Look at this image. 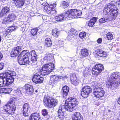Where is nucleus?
<instances>
[{
    "instance_id": "30",
    "label": "nucleus",
    "mask_w": 120,
    "mask_h": 120,
    "mask_svg": "<svg viewBox=\"0 0 120 120\" xmlns=\"http://www.w3.org/2000/svg\"><path fill=\"white\" fill-rule=\"evenodd\" d=\"M53 58V56L50 54H48L46 55L44 58V60H47L48 61H51L52 60Z\"/></svg>"
},
{
    "instance_id": "51",
    "label": "nucleus",
    "mask_w": 120,
    "mask_h": 120,
    "mask_svg": "<svg viewBox=\"0 0 120 120\" xmlns=\"http://www.w3.org/2000/svg\"><path fill=\"white\" fill-rule=\"evenodd\" d=\"M102 41V39L101 38H98L97 40V42L98 43H101Z\"/></svg>"
},
{
    "instance_id": "50",
    "label": "nucleus",
    "mask_w": 120,
    "mask_h": 120,
    "mask_svg": "<svg viewBox=\"0 0 120 120\" xmlns=\"http://www.w3.org/2000/svg\"><path fill=\"white\" fill-rule=\"evenodd\" d=\"M8 83H0V87L5 86L6 85H8Z\"/></svg>"
},
{
    "instance_id": "14",
    "label": "nucleus",
    "mask_w": 120,
    "mask_h": 120,
    "mask_svg": "<svg viewBox=\"0 0 120 120\" xmlns=\"http://www.w3.org/2000/svg\"><path fill=\"white\" fill-rule=\"evenodd\" d=\"M23 113L24 116H28V112H29L30 108L29 107V104L27 103L24 104L23 106Z\"/></svg>"
},
{
    "instance_id": "62",
    "label": "nucleus",
    "mask_w": 120,
    "mask_h": 120,
    "mask_svg": "<svg viewBox=\"0 0 120 120\" xmlns=\"http://www.w3.org/2000/svg\"><path fill=\"white\" fill-rule=\"evenodd\" d=\"M45 19H46V18H45ZM45 20H46V19H44Z\"/></svg>"
},
{
    "instance_id": "9",
    "label": "nucleus",
    "mask_w": 120,
    "mask_h": 120,
    "mask_svg": "<svg viewBox=\"0 0 120 120\" xmlns=\"http://www.w3.org/2000/svg\"><path fill=\"white\" fill-rule=\"evenodd\" d=\"M82 12L79 10L76 9L68 10L67 11V14L66 16H68V18L73 19L77 18V16H80Z\"/></svg>"
},
{
    "instance_id": "61",
    "label": "nucleus",
    "mask_w": 120,
    "mask_h": 120,
    "mask_svg": "<svg viewBox=\"0 0 120 120\" xmlns=\"http://www.w3.org/2000/svg\"><path fill=\"white\" fill-rule=\"evenodd\" d=\"M37 90H36L35 91V92H37Z\"/></svg>"
},
{
    "instance_id": "12",
    "label": "nucleus",
    "mask_w": 120,
    "mask_h": 120,
    "mask_svg": "<svg viewBox=\"0 0 120 120\" xmlns=\"http://www.w3.org/2000/svg\"><path fill=\"white\" fill-rule=\"evenodd\" d=\"M67 14V12L64 15L61 14L59 15L58 16H55L52 19L53 22L56 23L58 22L64 21V20H68L71 19L69 18L68 16H66Z\"/></svg>"
},
{
    "instance_id": "34",
    "label": "nucleus",
    "mask_w": 120,
    "mask_h": 120,
    "mask_svg": "<svg viewBox=\"0 0 120 120\" xmlns=\"http://www.w3.org/2000/svg\"><path fill=\"white\" fill-rule=\"evenodd\" d=\"M40 75L38 73H36L34 76L33 78L32 79V80L34 82H37V81H35L36 79L37 78L39 77Z\"/></svg>"
},
{
    "instance_id": "56",
    "label": "nucleus",
    "mask_w": 120,
    "mask_h": 120,
    "mask_svg": "<svg viewBox=\"0 0 120 120\" xmlns=\"http://www.w3.org/2000/svg\"><path fill=\"white\" fill-rule=\"evenodd\" d=\"M21 28H23V27H26V25H25L24 24H23L21 25Z\"/></svg>"
},
{
    "instance_id": "59",
    "label": "nucleus",
    "mask_w": 120,
    "mask_h": 120,
    "mask_svg": "<svg viewBox=\"0 0 120 120\" xmlns=\"http://www.w3.org/2000/svg\"><path fill=\"white\" fill-rule=\"evenodd\" d=\"M76 120H82V119L81 118V119H76Z\"/></svg>"
},
{
    "instance_id": "17",
    "label": "nucleus",
    "mask_w": 120,
    "mask_h": 120,
    "mask_svg": "<svg viewBox=\"0 0 120 120\" xmlns=\"http://www.w3.org/2000/svg\"><path fill=\"white\" fill-rule=\"evenodd\" d=\"M41 117L38 113L37 112L31 114L30 116L29 120H38L40 119Z\"/></svg>"
},
{
    "instance_id": "24",
    "label": "nucleus",
    "mask_w": 120,
    "mask_h": 120,
    "mask_svg": "<svg viewBox=\"0 0 120 120\" xmlns=\"http://www.w3.org/2000/svg\"><path fill=\"white\" fill-rule=\"evenodd\" d=\"M81 53L82 56V58L87 56L88 55V51L86 49H83L82 50Z\"/></svg>"
},
{
    "instance_id": "22",
    "label": "nucleus",
    "mask_w": 120,
    "mask_h": 120,
    "mask_svg": "<svg viewBox=\"0 0 120 120\" xmlns=\"http://www.w3.org/2000/svg\"><path fill=\"white\" fill-rule=\"evenodd\" d=\"M16 16L14 14H9L7 17V20L6 21H8L11 22L14 20L16 18ZM6 22H7L6 21Z\"/></svg>"
},
{
    "instance_id": "44",
    "label": "nucleus",
    "mask_w": 120,
    "mask_h": 120,
    "mask_svg": "<svg viewBox=\"0 0 120 120\" xmlns=\"http://www.w3.org/2000/svg\"><path fill=\"white\" fill-rule=\"evenodd\" d=\"M29 52V53H30V56H37V55L36 54V53L35 52V51L34 50H33L32 51L30 52H29Z\"/></svg>"
},
{
    "instance_id": "42",
    "label": "nucleus",
    "mask_w": 120,
    "mask_h": 120,
    "mask_svg": "<svg viewBox=\"0 0 120 120\" xmlns=\"http://www.w3.org/2000/svg\"><path fill=\"white\" fill-rule=\"evenodd\" d=\"M37 56H31V59L32 62H35L37 60Z\"/></svg>"
},
{
    "instance_id": "11",
    "label": "nucleus",
    "mask_w": 120,
    "mask_h": 120,
    "mask_svg": "<svg viewBox=\"0 0 120 120\" xmlns=\"http://www.w3.org/2000/svg\"><path fill=\"white\" fill-rule=\"evenodd\" d=\"M104 69L103 66L101 64H98L94 66L92 70V74L96 76Z\"/></svg>"
},
{
    "instance_id": "55",
    "label": "nucleus",
    "mask_w": 120,
    "mask_h": 120,
    "mask_svg": "<svg viewBox=\"0 0 120 120\" xmlns=\"http://www.w3.org/2000/svg\"><path fill=\"white\" fill-rule=\"evenodd\" d=\"M67 78H68L67 76L66 75L64 77H63V79L64 80L65 79H67Z\"/></svg>"
},
{
    "instance_id": "31",
    "label": "nucleus",
    "mask_w": 120,
    "mask_h": 120,
    "mask_svg": "<svg viewBox=\"0 0 120 120\" xmlns=\"http://www.w3.org/2000/svg\"><path fill=\"white\" fill-rule=\"evenodd\" d=\"M60 32V31L56 29L53 30L52 31V34L53 36L57 37L58 36Z\"/></svg>"
},
{
    "instance_id": "47",
    "label": "nucleus",
    "mask_w": 120,
    "mask_h": 120,
    "mask_svg": "<svg viewBox=\"0 0 120 120\" xmlns=\"http://www.w3.org/2000/svg\"><path fill=\"white\" fill-rule=\"evenodd\" d=\"M15 92L16 93H21V91L20 89L19 88H17L16 89H15Z\"/></svg>"
},
{
    "instance_id": "49",
    "label": "nucleus",
    "mask_w": 120,
    "mask_h": 120,
    "mask_svg": "<svg viewBox=\"0 0 120 120\" xmlns=\"http://www.w3.org/2000/svg\"><path fill=\"white\" fill-rule=\"evenodd\" d=\"M83 76L84 77H87V76H89V75H90V74H88L87 72H83Z\"/></svg>"
},
{
    "instance_id": "13",
    "label": "nucleus",
    "mask_w": 120,
    "mask_h": 120,
    "mask_svg": "<svg viewBox=\"0 0 120 120\" xmlns=\"http://www.w3.org/2000/svg\"><path fill=\"white\" fill-rule=\"evenodd\" d=\"M22 47L21 46H17L15 47L12 50L11 53V57H15L17 56L21 50Z\"/></svg>"
},
{
    "instance_id": "58",
    "label": "nucleus",
    "mask_w": 120,
    "mask_h": 120,
    "mask_svg": "<svg viewBox=\"0 0 120 120\" xmlns=\"http://www.w3.org/2000/svg\"><path fill=\"white\" fill-rule=\"evenodd\" d=\"M45 17V16H43V17H42V18L44 20V19H45V17Z\"/></svg>"
},
{
    "instance_id": "35",
    "label": "nucleus",
    "mask_w": 120,
    "mask_h": 120,
    "mask_svg": "<svg viewBox=\"0 0 120 120\" xmlns=\"http://www.w3.org/2000/svg\"><path fill=\"white\" fill-rule=\"evenodd\" d=\"M38 31V29L36 28H34L32 29L31 31V34L33 36L37 34V32Z\"/></svg>"
},
{
    "instance_id": "7",
    "label": "nucleus",
    "mask_w": 120,
    "mask_h": 120,
    "mask_svg": "<svg viewBox=\"0 0 120 120\" xmlns=\"http://www.w3.org/2000/svg\"><path fill=\"white\" fill-rule=\"evenodd\" d=\"M44 105L46 106L51 108L56 106L57 104L58 101L56 99L53 98L51 99L48 98L44 97L43 100Z\"/></svg>"
},
{
    "instance_id": "41",
    "label": "nucleus",
    "mask_w": 120,
    "mask_h": 120,
    "mask_svg": "<svg viewBox=\"0 0 120 120\" xmlns=\"http://www.w3.org/2000/svg\"><path fill=\"white\" fill-rule=\"evenodd\" d=\"M48 112L46 109H44L42 110V114L44 116H45L47 115Z\"/></svg>"
},
{
    "instance_id": "18",
    "label": "nucleus",
    "mask_w": 120,
    "mask_h": 120,
    "mask_svg": "<svg viewBox=\"0 0 120 120\" xmlns=\"http://www.w3.org/2000/svg\"><path fill=\"white\" fill-rule=\"evenodd\" d=\"M9 11V8L7 7H4L2 10L0 12V16L2 17L4 16H5L8 13Z\"/></svg>"
},
{
    "instance_id": "32",
    "label": "nucleus",
    "mask_w": 120,
    "mask_h": 120,
    "mask_svg": "<svg viewBox=\"0 0 120 120\" xmlns=\"http://www.w3.org/2000/svg\"><path fill=\"white\" fill-rule=\"evenodd\" d=\"M89 94L85 90L82 89V91L81 92V94L82 96L84 98H87Z\"/></svg>"
},
{
    "instance_id": "53",
    "label": "nucleus",
    "mask_w": 120,
    "mask_h": 120,
    "mask_svg": "<svg viewBox=\"0 0 120 120\" xmlns=\"http://www.w3.org/2000/svg\"><path fill=\"white\" fill-rule=\"evenodd\" d=\"M117 102L120 105V97L119 98Z\"/></svg>"
},
{
    "instance_id": "52",
    "label": "nucleus",
    "mask_w": 120,
    "mask_h": 120,
    "mask_svg": "<svg viewBox=\"0 0 120 120\" xmlns=\"http://www.w3.org/2000/svg\"><path fill=\"white\" fill-rule=\"evenodd\" d=\"M116 4L117 5H119L120 4V0H119V1H117L116 2Z\"/></svg>"
},
{
    "instance_id": "33",
    "label": "nucleus",
    "mask_w": 120,
    "mask_h": 120,
    "mask_svg": "<svg viewBox=\"0 0 120 120\" xmlns=\"http://www.w3.org/2000/svg\"><path fill=\"white\" fill-rule=\"evenodd\" d=\"M69 34L72 35L74 36L76 35L77 34V32L74 29H72L70 30Z\"/></svg>"
},
{
    "instance_id": "21",
    "label": "nucleus",
    "mask_w": 120,
    "mask_h": 120,
    "mask_svg": "<svg viewBox=\"0 0 120 120\" xmlns=\"http://www.w3.org/2000/svg\"><path fill=\"white\" fill-rule=\"evenodd\" d=\"M59 77L58 76H52L51 77L50 80V82H59Z\"/></svg>"
},
{
    "instance_id": "48",
    "label": "nucleus",
    "mask_w": 120,
    "mask_h": 120,
    "mask_svg": "<svg viewBox=\"0 0 120 120\" xmlns=\"http://www.w3.org/2000/svg\"><path fill=\"white\" fill-rule=\"evenodd\" d=\"M4 66V64L3 63H0V70L2 69Z\"/></svg>"
},
{
    "instance_id": "40",
    "label": "nucleus",
    "mask_w": 120,
    "mask_h": 120,
    "mask_svg": "<svg viewBox=\"0 0 120 120\" xmlns=\"http://www.w3.org/2000/svg\"><path fill=\"white\" fill-rule=\"evenodd\" d=\"M44 80V79L43 78L40 77L36 79L35 81H37V82H42Z\"/></svg>"
},
{
    "instance_id": "46",
    "label": "nucleus",
    "mask_w": 120,
    "mask_h": 120,
    "mask_svg": "<svg viewBox=\"0 0 120 120\" xmlns=\"http://www.w3.org/2000/svg\"><path fill=\"white\" fill-rule=\"evenodd\" d=\"M114 83H107L106 85L109 88H111L114 85Z\"/></svg>"
},
{
    "instance_id": "27",
    "label": "nucleus",
    "mask_w": 120,
    "mask_h": 120,
    "mask_svg": "<svg viewBox=\"0 0 120 120\" xmlns=\"http://www.w3.org/2000/svg\"><path fill=\"white\" fill-rule=\"evenodd\" d=\"M105 93L104 91H102L101 92L93 93L95 96L98 98H100L102 97Z\"/></svg>"
},
{
    "instance_id": "54",
    "label": "nucleus",
    "mask_w": 120,
    "mask_h": 120,
    "mask_svg": "<svg viewBox=\"0 0 120 120\" xmlns=\"http://www.w3.org/2000/svg\"><path fill=\"white\" fill-rule=\"evenodd\" d=\"M25 27H23V28H21L22 29L21 30L23 32H24L25 30Z\"/></svg>"
},
{
    "instance_id": "6",
    "label": "nucleus",
    "mask_w": 120,
    "mask_h": 120,
    "mask_svg": "<svg viewBox=\"0 0 120 120\" xmlns=\"http://www.w3.org/2000/svg\"><path fill=\"white\" fill-rule=\"evenodd\" d=\"M54 67L53 64L47 63L43 66L40 72V74L44 75H48L54 69Z\"/></svg>"
},
{
    "instance_id": "43",
    "label": "nucleus",
    "mask_w": 120,
    "mask_h": 120,
    "mask_svg": "<svg viewBox=\"0 0 120 120\" xmlns=\"http://www.w3.org/2000/svg\"><path fill=\"white\" fill-rule=\"evenodd\" d=\"M74 37V35H72L70 34H68L67 39L68 41H70Z\"/></svg>"
},
{
    "instance_id": "25",
    "label": "nucleus",
    "mask_w": 120,
    "mask_h": 120,
    "mask_svg": "<svg viewBox=\"0 0 120 120\" xmlns=\"http://www.w3.org/2000/svg\"><path fill=\"white\" fill-rule=\"evenodd\" d=\"M63 95L64 96H66L68 93L69 91V88L68 86H65L63 87Z\"/></svg>"
},
{
    "instance_id": "39",
    "label": "nucleus",
    "mask_w": 120,
    "mask_h": 120,
    "mask_svg": "<svg viewBox=\"0 0 120 120\" xmlns=\"http://www.w3.org/2000/svg\"><path fill=\"white\" fill-rule=\"evenodd\" d=\"M86 33L85 32H82L80 33L79 36L82 39L86 36Z\"/></svg>"
},
{
    "instance_id": "3",
    "label": "nucleus",
    "mask_w": 120,
    "mask_h": 120,
    "mask_svg": "<svg viewBox=\"0 0 120 120\" xmlns=\"http://www.w3.org/2000/svg\"><path fill=\"white\" fill-rule=\"evenodd\" d=\"M15 75V72L10 71L1 74H0V82H1L2 81V82H4L5 81L6 82H13L14 79L12 76Z\"/></svg>"
},
{
    "instance_id": "19",
    "label": "nucleus",
    "mask_w": 120,
    "mask_h": 120,
    "mask_svg": "<svg viewBox=\"0 0 120 120\" xmlns=\"http://www.w3.org/2000/svg\"><path fill=\"white\" fill-rule=\"evenodd\" d=\"M96 55L100 56H103L104 57L106 56V53L102 50L98 49L96 51Z\"/></svg>"
},
{
    "instance_id": "16",
    "label": "nucleus",
    "mask_w": 120,
    "mask_h": 120,
    "mask_svg": "<svg viewBox=\"0 0 120 120\" xmlns=\"http://www.w3.org/2000/svg\"><path fill=\"white\" fill-rule=\"evenodd\" d=\"M100 85L99 83H96V84H95V86L93 85V87H94V89L93 93L101 92L102 91H104L103 88L98 86H99Z\"/></svg>"
},
{
    "instance_id": "37",
    "label": "nucleus",
    "mask_w": 120,
    "mask_h": 120,
    "mask_svg": "<svg viewBox=\"0 0 120 120\" xmlns=\"http://www.w3.org/2000/svg\"><path fill=\"white\" fill-rule=\"evenodd\" d=\"M62 6L64 8H66L68 7L69 5V3L65 1H64L62 2Z\"/></svg>"
},
{
    "instance_id": "23",
    "label": "nucleus",
    "mask_w": 120,
    "mask_h": 120,
    "mask_svg": "<svg viewBox=\"0 0 120 120\" xmlns=\"http://www.w3.org/2000/svg\"><path fill=\"white\" fill-rule=\"evenodd\" d=\"M82 118L80 116V113L78 112H75L72 118V120H76V119H79Z\"/></svg>"
},
{
    "instance_id": "1",
    "label": "nucleus",
    "mask_w": 120,
    "mask_h": 120,
    "mask_svg": "<svg viewBox=\"0 0 120 120\" xmlns=\"http://www.w3.org/2000/svg\"><path fill=\"white\" fill-rule=\"evenodd\" d=\"M78 104L75 98L71 97L67 99L65 102V105H60L58 111L59 117L61 120H64L65 118L64 112L65 110L69 111H72L76 109V106Z\"/></svg>"
},
{
    "instance_id": "15",
    "label": "nucleus",
    "mask_w": 120,
    "mask_h": 120,
    "mask_svg": "<svg viewBox=\"0 0 120 120\" xmlns=\"http://www.w3.org/2000/svg\"><path fill=\"white\" fill-rule=\"evenodd\" d=\"M25 86L27 93L30 95L32 94L34 92L33 86L27 84H26Z\"/></svg>"
},
{
    "instance_id": "2",
    "label": "nucleus",
    "mask_w": 120,
    "mask_h": 120,
    "mask_svg": "<svg viewBox=\"0 0 120 120\" xmlns=\"http://www.w3.org/2000/svg\"><path fill=\"white\" fill-rule=\"evenodd\" d=\"M115 7L114 5L110 3L104 10V13L105 15H107L110 21L114 20L118 14V9H113Z\"/></svg>"
},
{
    "instance_id": "20",
    "label": "nucleus",
    "mask_w": 120,
    "mask_h": 120,
    "mask_svg": "<svg viewBox=\"0 0 120 120\" xmlns=\"http://www.w3.org/2000/svg\"><path fill=\"white\" fill-rule=\"evenodd\" d=\"M12 89L11 88H2L0 89V93H5V94H9L10 93Z\"/></svg>"
},
{
    "instance_id": "28",
    "label": "nucleus",
    "mask_w": 120,
    "mask_h": 120,
    "mask_svg": "<svg viewBox=\"0 0 120 120\" xmlns=\"http://www.w3.org/2000/svg\"><path fill=\"white\" fill-rule=\"evenodd\" d=\"M45 42L46 46L48 47H49L52 45V43L51 39L48 38L45 39Z\"/></svg>"
},
{
    "instance_id": "5",
    "label": "nucleus",
    "mask_w": 120,
    "mask_h": 120,
    "mask_svg": "<svg viewBox=\"0 0 120 120\" xmlns=\"http://www.w3.org/2000/svg\"><path fill=\"white\" fill-rule=\"evenodd\" d=\"M4 108L5 111V114L8 115L13 114L16 109L15 102L12 100L6 104L4 106Z\"/></svg>"
},
{
    "instance_id": "57",
    "label": "nucleus",
    "mask_w": 120,
    "mask_h": 120,
    "mask_svg": "<svg viewBox=\"0 0 120 120\" xmlns=\"http://www.w3.org/2000/svg\"><path fill=\"white\" fill-rule=\"evenodd\" d=\"M10 30H9V29H8V30L6 32V34L7 33V32H9L10 31Z\"/></svg>"
},
{
    "instance_id": "8",
    "label": "nucleus",
    "mask_w": 120,
    "mask_h": 120,
    "mask_svg": "<svg viewBox=\"0 0 120 120\" xmlns=\"http://www.w3.org/2000/svg\"><path fill=\"white\" fill-rule=\"evenodd\" d=\"M56 4H50L48 5H47L44 8V11H46L48 14L52 15L56 13L55 10L56 9Z\"/></svg>"
},
{
    "instance_id": "26",
    "label": "nucleus",
    "mask_w": 120,
    "mask_h": 120,
    "mask_svg": "<svg viewBox=\"0 0 120 120\" xmlns=\"http://www.w3.org/2000/svg\"><path fill=\"white\" fill-rule=\"evenodd\" d=\"M96 21V19L95 18L93 17L92 19L88 22V25L90 26H92Z\"/></svg>"
},
{
    "instance_id": "36",
    "label": "nucleus",
    "mask_w": 120,
    "mask_h": 120,
    "mask_svg": "<svg viewBox=\"0 0 120 120\" xmlns=\"http://www.w3.org/2000/svg\"><path fill=\"white\" fill-rule=\"evenodd\" d=\"M107 38L108 40H112L113 37V35L110 33H108L106 35Z\"/></svg>"
},
{
    "instance_id": "10",
    "label": "nucleus",
    "mask_w": 120,
    "mask_h": 120,
    "mask_svg": "<svg viewBox=\"0 0 120 120\" xmlns=\"http://www.w3.org/2000/svg\"><path fill=\"white\" fill-rule=\"evenodd\" d=\"M107 82H120V73L115 72L112 73Z\"/></svg>"
},
{
    "instance_id": "38",
    "label": "nucleus",
    "mask_w": 120,
    "mask_h": 120,
    "mask_svg": "<svg viewBox=\"0 0 120 120\" xmlns=\"http://www.w3.org/2000/svg\"><path fill=\"white\" fill-rule=\"evenodd\" d=\"M108 20H109L108 18H103L100 19L99 20V22L100 23H104L107 22Z\"/></svg>"
},
{
    "instance_id": "63",
    "label": "nucleus",
    "mask_w": 120,
    "mask_h": 120,
    "mask_svg": "<svg viewBox=\"0 0 120 120\" xmlns=\"http://www.w3.org/2000/svg\"><path fill=\"white\" fill-rule=\"evenodd\" d=\"M0 120H1L0 119Z\"/></svg>"
},
{
    "instance_id": "4",
    "label": "nucleus",
    "mask_w": 120,
    "mask_h": 120,
    "mask_svg": "<svg viewBox=\"0 0 120 120\" xmlns=\"http://www.w3.org/2000/svg\"><path fill=\"white\" fill-rule=\"evenodd\" d=\"M30 53L27 50H24L21 52L18 57V62L20 65L28 64L30 62L29 57Z\"/></svg>"
},
{
    "instance_id": "29",
    "label": "nucleus",
    "mask_w": 120,
    "mask_h": 120,
    "mask_svg": "<svg viewBox=\"0 0 120 120\" xmlns=\"http://www.w3.org/2000/svg\"><path fill=\"white\" fill-rule=\"evenodd\" d=\"M83 90L89 94L92 92V89L90 86H85L82 89Z\"/></svg>"
},
{
    "instance_id": "60",
    "label": "nucleus",
    "mask_w": 120,
    "mask_h": 120,
    "mask_svg": "<svg viewBox=\"0 0 120 120\" xmlns=\"http://www.w3.org/2000/svg\"><path fill=\"white\" fill-rule=\"evenodd\" d=\"M104 43H105V44H106V43H107V42H106L105 41H104Z\"/></svg>"
},
{
    "instance_id": "45",
    "label": "nucleus",
    "mask_w": 120,
    "mask_h": 120,
    "mask_svg": "<svg viewBox=\"0 0 120 120\" xmlns=\"http://www.w3.org/2000/svg\"><path fill=\"white\" fill-rule=\"evenodd\" d=\"M76 78L75 75L74 74H73L72 76L71 77L70 79L71 80L72 82H75L74 80Z\"/></svg>"
}]
</instances>
